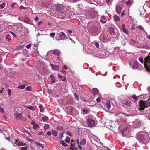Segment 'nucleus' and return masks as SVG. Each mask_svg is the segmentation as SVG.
<instances>
[{
    "mask_svg": "<svg viewBox=\"0 0 150 150\" xmlns=\"http://www.w3.org/2000/svg\"><path fill=\"white\" fill-rule=\"evenodd\" d=\"M139 103V107L137 110V113L139 114H143L145 113L144 110L146 107L145 106L143 101H140Z\"/></svg>",
    "mask_w": 150,
    "mask_h": 150,
    "instance_id": "1",
    "label": "nucleus"
},
{
    "mask_svg": "<svg viewBox=\"0 0 150 150\" xmlns=\"http://www.w3.org/2000/svg\"><path fill=\"white\" fill-rule=\"evenodd\" d=\"M144 60L145 62L144 64L145 67L150 70V56H148L146 57Z\"/></svg>",
    "mask_w": 150,
    "mask_h": 150,
    "instance_id": "2",
    "label": "nucleus"
},
{
    "mask_svg": "<svg viewBox=\"0 0 150 150\" xmlns=\"http://www.w3.org/2000/svg\"><path fill=\"white\" fill-rule=\"evenodd\" d=\"M129 64L131 66L132 68L133 69H137L139 70L141 69V68H139L140 67V65L138 64L137 61H135L132 66L131 65L132 63H131V62H129Z\"/></svg>",
    "mask_w": 150,
    "mask_h": 150,
    "instance_id": "3",
    "label": "nucleus"
},
{
    "mask_svg": "<svg viewBox=\"0 0 150 150\" xmlns=\"http://www.w3.org/2000/svg\"><path fill=\"white\" fill-rule=\"evenodd\" d=\"M98 28L94 25L91 27L89 29V31L93 34H96L98 33Z\"/></svg>",
    "mask_w": 150,
    "mask_h": 150,
    "instance_id": "4",
    "label": "nucleus"
},
{
    "mask_svg": "<svg viewBox=\"0 0 150 150\" xmlns=\"http://www.w3.org/2000/svg\"><path fill=\"white\" fill-rule=\"evenodd\" d=\"M14 117L17 119H20L21 120L25 121L27 120L26 118L23 117L21 114L18 113H16L14 114Z\"/></svg>",
    "mask_w": 150,
    "mask_h": 150,
    "instance_id": "5",
    "label": "nucleus"
},
{
    "mask_svg": "<svg viewBox=\"0 0 150 150\" xmlns=\"http://www.w3.org/2000/svg\"><path fill=\"white\" fill-rule=\"evenodd\" d=\"M86 122L88 125L91 127H94L95 125V121L91 118H88Z\"/></svg>",
    "mask_w": 150,
    "mask_h": 150,
    "instance_id": "6",
    "label": "nucleus"
},
{
    "mask_svg": "<svg viewBox=\"0 0 150 150\" xmlns=\"http://www.w3.org/2000/svg\"><path fill=\"white\" fill-rule=\"evenodd\" d=\"M60 53V52L59 51V50H54L53 51H49L47 54V55L48 56L49 54H53L54 55H56L58 56L59 55Z\"/></svg>",
    "mask_w": 150,
    "mask_h": 150,
    "instance_id": "7",
    "label": "nucleus"
},
{
    "mask_svg": "<svg viewBox=\"0 0 150 150\" xmlns=\"http://www.w3.org/2000/svg\"><path fill=\"white\" fill-rule=\"evenodd\" d=\"M141 124V122L139 120H136L133 122V127L134 128H137L139 127Z\"/></svg>",
    "mask_w": 150,
    "mask_h": 150,
    "instance_id": "8",
    "label": "nucleus"
},
{
    "mask_svg": "<svg viewBox=\"0 0 150 150\" xmlns=\"http://www.w3.org/2000/svg\"><path fill=\"white\" fill-rule=\"evenodd\" d=\"M122 103L127 107H130L131 105V102L127 100H122Z\"/></svg>",
    "mask_w": 150,
    "mask_h": 150,
    "instance_id": "9",
    "label": "nucleus"
},
{
    "mask_svg": "<svg viewBox=\"0 0 150 150\" xmlns=\"http://www.w3.org/2000/svg\"><path fill=\"white\" fill-rule=\"evenodd\" d=\"M59 36L60 39L61 40H63L67 38L65 34L63 32L60 33L59 34Z\"/></svg>",
    "mask_w": 150,
    "mask_h": 150,
    "instance_id": "10",
    "label": "nucleus"
},
{
    "mask_svg": "<svg viewBox=\"0 0 150 150\" xmlns=\"http://www.w3.org/2000/svg\"><path fill=\"white\" fill-rule=\"evenodd\" d=\"M141 101L143 102V103L144 104V105L146 107L150 106V98L148 99L147 101H144L142 100Z\"/></svg>",
    "mask_w": 150,
    "mask_h": 150,
    "instance_id": "11",
    "label": "nucleus"
},
{
    "mask_svg": "<svg viewBox=\"0 0 150 150\" xmlns=\"http://www.w3.org/2000/svg\"><path fill=\"white\" fill-rule=\"evenodd\" d=\"M50 64L52 68L54 70L57 71H59V68L58 66L55 65H53L51 63H50Z\"/></svg>",
    "mask_w": 150,
    "mask_h": 150,
    "instance_id": "12",
    "label": "nucleus"
},
{
    "mask_svg": "<svg viewBox=\"0 0 150 150\" xmlns=\"http://www.w3.org/2000/svg\"><path fill=\"white\" fill-rule=\"evenodd\" d=\"M14 143L15 144L18 145V146H22L23 145V143L21 141H19L18 139H15Z\"/></svg>",
    "mask_w": 150,
    "mask_h": 150,
    "instance_id": "13",
    "label": "nucleus"
},
{
    "mask_svg": "<svg viewBox=\"0 0 150 150\" xmlns=\"http://www.w3.org/2000/svg\"><path fill=\"white\" fill-rule=\"evenodd\" d=\"M147 95L145 94H142L140 96H138V99L143 100H144L147 97Z\"/></svg>",
    "mask_w": 150,
    "mask_h": 150,
    "instance_id": "14",
    "label": "nucleus"
},
{
    "mask_svg": "<svg viewBox=\"0 0 150 150\" xmlns=\"http://www.w3.org/2000/svg\"><path fill=\"white\" fill-rule=\"evenodd\" d=\"M92 91L93 94L94 95L98 94L99 92L98 90L96 88H93Z\"/></svg>",
    "mask_w": 150,
    "mask_h": 150,
    "instance_id": "15",
    "label": "nucleus"
},
{
    "mask_svg": "<svg viewBox=\"0 0 150 150\" xmlns=\"http://www.w3.org/2000/svg\"><path fill=\"white\" fill-rule=\"evenodd\" d=\"M50 77L51 78V81L50 82L51 83H54L56 82L55 78L53 74L51 75L50 76Z\"/></svg>",
    "mask_w": 150,
    "mask_h": 150,
    "instance_id": "16",
    "label": "nucleus"
},
{
    "mask_svg": "<svg viewBox=\"0 0 150 150\" xmlns=\"http://www.w3.org/2000/svg\"><path fill=\"white\" fill-rule=\"evenodd\" d=\"M106 106L108 110L110 109L111 107L110 102V100H108L106 103Z\"/></svg>",
    "mask_w": 150,
    "mask_h": 150,
    "instance_id": "17",
    "label": "nucleus"
},
{
    "mask_svg": "<svg viewBox=\"0 0 150 150\" xmlns=\"http://www.w3.org/2000/svg\"><path fill=\"white\" fill-rule=\"evenodd\" d=\"M85 50V51L87 54H90L91 53V50L88 48H84Z\"/></svg>",
    "mask_w": 150,
    "mask_h": 150,
    "instance_id": "18",
    "label": "nucleus"
},
{
    "mask_svg": "<svg viewBox=\"0 0 150 150\" xmlns=\"http://www.w3.org/2000/svg\"><path fill=\"white\" fill-rule=\"evenodd\" d=\"M86 143V139L85 138H83L80 142V144L81 145H84Z\"/></svg>",
    "mask_w": 150,
    "mask_h": 150,
    "instance_id": "19",
    "label": "nucleus"
},
{
    "mask_svg": "<svg viewBox=\"0 0 150 150\" xmlns=\"http://www.w3.org/2000/svg\"><path fill=\"white\" fill-rule=\"evenodd\" d=\"M44 144L38 143V148L41 150H42L44 149Z\"/></svg>",
    "mask_w": 150,
    "mask_h": 150,
    "instance_id": "20",
    "label": "nucleus"
},
{
    "mask_svg": "<svg viewBox=\"0 0 150 150\" xmlns=\"http://www.w3.org/2000/svg\"><path fill=\"white\" fill-rule=\"evenodd\" d=\"M121 10V8L120 7L118 6L116 8V10L117 12V13L118 14H119L120 13Z\"/></svg>",
    "mask_w": 150,
    "mask_h": 150,
    "instance_id": "21",
    "label": "nucleus"
},
{
    "mask_svg": "<svg viewBox=\"0 0 150 150\" xmlns=\"http://www.w3.org/2000/svg\"><path fill=\"white\" fill-rule=\"evenodd\" d=\"M82 112H83V114H87L89 113V110L88 109H83L81 110Z\"/></svg>",
    "mask_w": 150,
    "mask_h": 150,
    "instance_id": "22",
    "label": "nucleus"
},
{
    "mask_svg": "<svg viewBox=\"0 0 150 150\" xmlns=\"http://www.w3.org/2000/svg\"><path fill=\"white\" fill-rule=\"evenodd\" d=\"M39 107L40 109V112H43L44 110L43 106L41 104H40L39 105Z\"/></svg>",
    "mask_w": 150,
    "mask_h": 150,
    "instance_id": "23",
    "label": "nucleus"
},
{
    "mask_svg": "<svg viewBox=\"0 0 150 150\" xmlns=\"http://www.w3.org/2000/svg\"><path fill=\"white\" fill-rule=\"evenodd\" d=\"M114 18L115 21H118L120 20V18L117 15H114Z\"/></svg>",
    "mask_w": 150,
    "mask_h": 150,
    "instance_id": "24",
    "label": "nucleus"
},
{
    "mask_svg": "<svg viewBox=\"0 0 150 150\" xmlns=\"http://www.w3.org/2000/svg\"><path fill=\"white\" fill-rule=\"evenodd\" d=\"M60 143L62 146L64 147H66L68 146L67 144L63 140H61L60 141Z\"/></svg>",
    "mask_w": 150,
    "mask_h": 150,
    "instance_id": "25",
    "label": "nucleus"
},
{
    "mask_svg": "<svg viewBox=\"0 0 150 150\" xmlns=\"http://www.w3.org/2000/svg\"><path fill=\"white\" fill-rule=\"evenodd\" d=\"M56 11L58 12L59 13L62 12V9L61 7L59 6H57L56 7Z\"/></svg>",
    "mask_w": 150,
    "mask_h": 150,
    "instance_id": "26",
    "label": "nucleus"
},
{
    "mask_svg": "<svg viewBox=\"0 0 150 150\" xmlns=\"http://www.w3.org/2000/svg\"><path fill=\"white\" fill-rule=\"evenodd\" d=\"M30 20L29 18L28 17L25 18L24 20V21L25 23H28L30 22Z\"/></svg>",
    "mask_w": 150,
    "mask_h": 150,
    "instance_id": "27",
    "label": "nucleus"
},
{
    "mask_svg": "<svg viewBox=\"0 0 150 150\" xmlns=\"http://www.w3.org/2000/svg\"><path fill=\"white\" fill-rule=\"evenodd\" d=\"M137 137L139 140H143L144 139V137L143 135H139L137 136Z\"/></svg>",
    "mask_w": 150,
    "mask_h": 150,
    "instance_id": "28",
    "label": "nucleus"
},
{
    "mask_svg": "<svg viewBox=\"0 0 150 150\" xmlns=\"http://www.w3.org/2000/svg\"><path fill=\"white\" fill-rule=\"evenodd\" d=\"M132 98L135 101H137L138 99V96L137 97L136 95H133L132 96Z\"/></svg>",
    "mask_w": 150,
    "mask_h": 150,
    "instance_id": "29",
    "label": "nucleus"
},
{
    "mask_svg": "<svg viewBox=\"0 0 150 150\" xmlns=\"http://www.w3.org/2000/svg\"><path fill=\"white\" fill-rule=\"evenodd\" d=\"M128 129V127H125V128L123 129L121 131V132L122 133V134H123L124 132H126L127 130Z\"/></svg>",
    "mask_w": 150,
    "mask_h": 150,
    "instance_id": "30",
    "label": "nucleus"
},
{
    "mask_svg": "<svg viewBox=\"0 0 150 150\" xmlns=\"http://www.w3.org/2000/svg\"><path fill=\"white\" fill-rule=\"evenodd\" d=\"M6 5V3L4 2L2 3L0 5V8L1 9H3L5 7Z\"/></svg>",
    "mask_w": 150,
    "mask_h": 150,
    "instance_id": "31",
    "label": "nucleus"
},
{
    "mask_svg": "<svg viewBox=\"0 0 150 150\" xmlns=\"http://www.w3.org/2000/svg\"><path fill=\"white\" fill-rule=\"evenodd\" d=\"M74 95L75 96L76 99L77 100H78L79 99V96L78 95V94L76 93H74Z\"/></svg>",
    "mask_w": 150,
    "mask_h": 150,
    "instance_id": "32",
    "label": "nucleus"
},
{
    "mask_svg": "<svg viewBox=\"0 0 150 150\" xmlns=\"http://www.w3.org/2000/svg\"><path fill=\"white\" fill-rule=\"evenodd\" d=\"M52 133L54 136H56L57 134V132L55 130H52Z\"/></svg>",
    "mask_w": 150,
    "mask_h": 150,
    "instance_id": "33",
    "label": "nucleus"
},
{
    "mask_svg": "<svg viewBox=\"0 0 150 150\" xmlns=\"http://www.w3.org/2000/svg\"><path fill=\"white\" fill-rule=\"evenodd\" d=\"M25 85H22L19 86L18 87L19 88H20V89H23L25 88Z\"/></svg>",
    "mask_w": 150,
    "mask_h": 150,
    "instance_id": "34",
    "label": "nucleus"
},
{
    "mask_svg": "<svg viewBox=\"0 0 150 150\" xmlns=\"http://www.w3.org/2000/svg\"><path fill=\"white\" fill-rule=\"evenodd\" d=\"M25 108H27L31 110H34V108L33 106H30L28 107L27 106H25Z\"/></svg>",
    "mask_w": 150,
    "mask_h": 150,
    "instance_id": "35",
    "label": "nucleus"
},
{
    "mask_svg": "<svg viewBox=\"0 0 150 150\" xmlns=\"http://www.w3.org/2000/svg\"><path fill=\"white\" fill-rule=\"evenodd\" d=\"M42 120L44 122H46L48 120V118L47 116H45L42 118Z\"/></svg>",
    "mask_w": 150,
    "mask_h": 150,
    "instance_id": "36",
    "label": "nucleus"
},
{
    "mask_svg": "<svg viewBox=\"0 0 150 150\" xmlns=\"http://www.w3.org/2000/svg\"><path fill=\"white\" fill-rule=\"evenodd\" d=\"M65 141L67 143H69L70 141V138L68 137H67Z\"/></svg>",
    "mask_w": 150,
    "mask_h": 150,
    "instance_id": "37",
    "label": "nucleus"
},
{
    "mask_svg": "<svg viewBox=\"0 0 150 150\" xmlns=\"http://www.w3.org/2000/svg\"><path fill=\"white\" fill-rule=\"evenodd\" d=\"M6 23L7 24V25H8L9 26H13L14 25V23H11V22H6Z\"/></svg>",
    "mask_w": 150,
    "mask_h": 150,
    "instance_id": "38",
    "label": "nucleus"
},
{
    "mask_svg": "<svg viewBox=\"0 0 150 150\" xmlns=\"http://www.w3.org/2000/svg\"><path fill=\"white\" fill-rule=\"evenodd\" d=\"M139 60L140 62L142 63L143 64L144 62L143 59L142 57H140L139 58Z\"/></svg>",
    "mask_w": 150,
    "mask_h": 150,
    "instance_id": "39",
    "label": "nucleus"
},
{
    "mask_svg": "<svg viewBox=\"0 0 150 150\" xmlns=\"http://www.w3.org/2000/svg\"><path fill=\"white\" fill-rule=\"evenodd\" d=\"M10 35L9 34H7L6 38V39H8V41L9 42L11 40V38H10Z\"/></svg>",
    "mask_w": 150,
    "mask_h": 150,
    "instance_id": "40",
    "label": "nucleus"
},
{
    "mask_svg": "<svg viewBox=\"0 0 150 150\" xmlns=\"http://www.w3.org/2000/svg\"><path fill=\"white\" fill-rule=\"evenodd\" d=\"M33 127L34 129H37V128H38V124H35L34 125Z\"/></svg>",
    "mask_w": 150,
    "mask_h": 150,
    "instance_id": "41",
    "label": "nucleus"
},
{
    "mask_svg": "<svg viewBox=\"0 0 150 150\" xmlns=\"http://www.w3.org/2000/svg\"><path fill=\"white\" fill-rule=\"evenodd\" d=\"M66 134L70 136H72V134L69 132H66Z\"/></svg>",
    "mask_w": 150,
    "mask_h": 150,
    "instance_id": "42",
    "label": "nucleus"
},
{
    "mask_svg": "<svg viewBox=\"0 0 150 150\" xmlns=\"http://www.w3.org/2000/svg\"><path fill=\"white\" fill-rule=\"evenodd\" d=\"M49 127V126L48 125L46 124V125H45L44 126V128L46 130V129H47Z\"/></svg>",
    "mask_w": 150,
    "mask_h": 150,
    "instance_id": "43",
    "label": "nucleus"
},
{
    "mask_svg": "<svg viewBox=\"0 0 150 150\" xmlns=\"http://www.w3.org/2000/svg\"><path fill=\"white\" fill-rule=\"evenodd\" d=\"M122 30V31L125 33L127 34L128 33V31L125 28Z\"/></svg>",
    "mask_w": 150,
    "mask_h": 150,
    "instance_id": "44",
    "label": "nucleus"
},
{
    "mask_svg": "<svg viewBox=\"0 0 150 150\" xmlns=\"http://www.w3.org/2000/svg\"><path fill=\"white\" fill-rule=\"evenodd\" d=\"M26 89L27 91H30L31 90V88L30 86H28L26 87Z\"/></svg>",
    "mask_w": 150,
    "mask_h": 150,
    "instance_id": "45",
    "label": "nucleus"
},
{
    "mask_svg": "<svg viewBox=\"0 0 150 150\" xmlns=\"http://www.w3.org/2000/svg\"><path fill=\"white\" fill-rule=\"evenodd\" d=\"M21 150H27V147L26 146L25 147H21Z\"/></svg>",
    "mask_w": 150,
    "mask_h": 150,
    "instance_id": "46",
    "label": "nucleus"
},
{
    "mask_svg": "<svg viewBox=\"0 0 150 150\" xmlns=\"http://www.w3.org/2000/svg\"><path fill=\"white\" fill-rule=\"evenodd\" d=\"M11 89H9L8 90V95L10 96L11 95Z\"/></svg>",
    "mask_w": 150,
    "mask_h": 150,
    "instance_id": "47",
    "label": "nucleus"
},
{
    "mask_svg": "<svg viewBox=\"0 0 150 150\" xmlns=\"http://www.w3.org/2000/svg\"><path fill=\"white\" fill-rule=\"evenodd\" d=\"M95 45L96 48H98L99 47V44L98 43L96 42L95 43Z\"/></svg>",
    "mask_w": 150,
    "mask_h": 150,
    "instance_id": "48",
    "label": "nucleus"
},
{
    "mask_svg": "<svg viewBox=\"0 0 150 150\" xmlns=\"http://www.w3.org/2000/svg\"><path fill=\"white\" fill-rule=\"evenodd\" d=\"M55 35V33H51L50 34V35L52 37H53Z\"/></svg>",
    "mask_w": 150,
    "mask_h": 150,
    "instance_id": "49",
    "label": "nucleus"
},
{
    "mask_svg": "<svg viewBox=\"0 0 150 150\" xmlns=\"http://www.w3.org/2000/svg\"><path fill=\"white\" fill-rule=\"evenodd\" d=\"M31 46V44H28L26 46V47L27 48L29 49L30 48Z\"/></svg>",
    "mask_w": 150,
    "mask_h": 150,
    "instance_id": "50",
    "label": "nucleus"
},
{
    "mask_svg": "<svg viewBox=\"0 0 150 150\" xmlns=\"http://www.w3.org/2000/svg\"><path fill=\"white\" fill-rule=\"evenodd\" d=\"M63 133L61 132L60 134H59V137H60V139H62V137H63Z\"/></svg>",
    "mask_w": 150,
    "mask_h": 150,
    "instance_id": "51",
    "label": "nucleus"
},
{
    "mask_svg": "<svg viewBox=\"0 0 150 150\" xmlns=\"http://www.w3.org/2000/svg\"><path fill=\"white\" fill-rule=\"evenodd\" d=\"M100 98H101L100 97H98V98H97V99H96V101L98 102H100Z\"/></svg>",
    "mask_w": 150,
    "mask_h": 150,
    "instance_id": "52",
    "label": "nucleus"
},
{
    "mask_svg": "<svg viewBox=\"0 0 150 150\" xmlns=\"http://www.w3.org/2000/svg\"><path fill=\"white\" fill-rule=\"evenodd\" d=\"M130 40L132 42H133V44H134L135 43H136V42L135 40H133V39H130Z\"/></svg>",
    "mask_w": 150,
    "mask_h": 150,
    "instance_id": "53",
    "label": "nucleus"
},
{
    "mask_svg": "<svg viewBox=\"0 0 150 150\" xmlns=\"http://www.w3.org/2000/svg\"><path fill=\"white\" fill-rule=\"evenodd\" d=\"M47 135L49 136H50L51 135V131H49L47 133Z\"/></svg>",
    "mask_w": 150,
    "mask_h": 150,
    "instance_id": "54",
    "label": "nucleus"
},
{
    "mask_svg": "<svg viewBox=\"0 0 150 150\" xmlns=\"http://www.w3.org/2000/svg\"><path fill=\"white\" fill-rule=\"evenodd\" d=\"M125 11H123L121 13V17H122L125 14V13H124V12Z\"/></svg>",
    "mask_w": 150,
    "mask_h": 150,
    "instance_id": "55",
    "label": "nucleus"
},
{
    "mask_svg": "<svg viewBox=\"0 0 150 150\" xmlns=\"http://www.w3.org/2000/svg\"><path fill=\"white\" fill-rule=\"evenodd\" d=\"M10 33L12 34V35H13V36H15V37H16V35L15 34V33H14L13 32H12V31H10Z\"/></svg>",
    "mask_w": 150,
    "mask_h": 150,
    "instance_id": "56",
    "label": "nucleus"
},
{
    "mask_svg": "<svg viewBox=\"0 0 150 150\" xmlns=\"http://www.w3.org/2000/svg\"><path fill=\"white\" fill-rule=\"evenodd\" d=\"M19 8L20 10H22V9H25V8L23 6H21L19 7Z\"/></svg>",
    "mask_w": 150,
    "mask_h": 150,
    "instance_id": "57",
    "label": "nucleus"
},
{
    "mask_svg": "<svg viewBox=\"0 0 150 150\" xmlns=\"http://www.w3.org/2000/svg\"><path fill=\"white\" fill-rule=\"evenodd\" d=\"M78 146L80 150H82V147L81 145H79V144H78Z\"/></svg>",
    "mask_w": 150,
    "mask_h": 150,
    "instance_id": "58",
    "label": "nucleus"
},
{
    "mask_svg": "<svg viewBox=\"0 0 150 150\" xmlns=\"http://www.w3.org/2000/svg\"><path fill=\"white\" fill-rule=\"evenodd\" d=\"M130 4H131V2L129 1H128L126 3V4L127 5H129Z\"/></svg>",
    "mask_w": 150,
    "mask_h": 150,
    "instance_id": "59",
    "label": "nucleus"
},
{
    "mask_svg": "<svg viewBox=\"0 0 150 150\" xmlns=\"http://www.w3.org/2000/svg\"><path fill=\"white\" fill-rule=\"evenodd\" d=\"M100 22L101 23H106V21H103L102 20H100Z\"/></svg>",
    "mask_w": 150,
    "mask_h": 150,
    "instance_id": "60",
    "label": "nucleus"
},
{
    "mask_svg": "<svg viewBox=\"0 0 150 150\" xmlns=\"http://www.w3.org/2000/svg\"><path fill=\"white\" fill-rule=\"evenodd\" d=\"M122 29H123L124 28H125V25L124 24H122Z\"/></svg>",
    "mask_w": 150,
    "mask_h": 150,
    "instance_id": "61",
    "label": "nucleus"
},
{
    "mask_svg": "<svg viewBox=\"0 0 150 150\" xmlns=\"http://www.w3.org/2000/svg\"><path fill=\"white\" fill-rule=\"evenodd\" d=\"M16 4V3H13L11 5V6L12 7V8H13V6H14V5Z\"/></svg>",
    "mask_w": 150,
    "mask_h": 150,
    "instance_id": "62",
    "label": "nucleus"
},
{
    "mask_svg": "<svg viewBox=\"0 0 150 150\" xmlns=\"http://www.w3.org/2000/svg\"><path fill=\"white\" fill-rule=\"evenodd\" d=\"M71 146L72 147H74L75 146L74 144H71Z\"/></svg>",
    "mask_w": 150,
    "mask_h": 150,
    "instance_id": "63",
    "label": "nucleus"
},
{
    "mask_svg": "<svg viewBox=\"0 0 150 150\" xmlns=\"http://www.w3.org/2000/svg\"><path fill=\"white\" fill-rule=\"evenodd\" d=\"M146 38L147 39L150 40V35H147Z\"/></svg>",
    "mask_w": 150,
    "mask_h": 150,
    "instance_id": "64",
    "label": "nucleus"
}]
</instances>
